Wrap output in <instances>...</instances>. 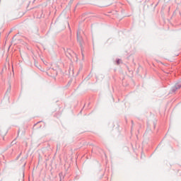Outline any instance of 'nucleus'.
Returning a JSON list of instances; mask_svg holds the SVG:
<instances>
[{
  "instance_id": "nucleus-2",
  "label": "nucleus",
  "mask_w": 181,
  "mask_h": 181,
  "mask_svg": "<svg viewBox=\"0 0 181 181\" xmlns=\"http://www.w3.org/2000/svg\"><path fill=\"white\" fill-rule=\"evenodd\" d=\"M181 88V83H176L174 87L172 88V92L175 93L177 90Z\"/></svg>"
},
{
  "instance_id": "nucleus-1",
  "label": "nucleus",
  "mask_w": 181,
  "mask_h": 181,
  "mask_svg": "<svg viewBox=\"0 0 181 181\" xmlns=\"http://www.w3.org/2000/svg\"><path fill=\"white\" fill-rule=\"evenodd\" d=\"M77 40L81 47L82 45H83V37H81V30H78L77 33Z\"/></svg>"
},
{
  "instance_id": "nucleus-4",
  "label": "nucleus",
  "mask_w": 181,
  "mask_h": 181,
  "mask_svg": "<svg viewBox=\"0 0 181 181\" xmlns=\"http://www.w3.org/2000/svg\"><path fill=\"white\" fill-rule=\"evenodd\" d=\"M82 57H84V54H83V52H82Z\"/></svg>"
},
{
  "instance_id": "nucleus-3",
  "label": "nucleus",
  "mask_w": 181,
  "mask_h": 181,
  "mask_svg": "<svg viewBox=\"0 0 181 181\" xmlns=\"http://www.w3.org/2000/svg\"><path fill=\"white\" fill-rule=\"evenodd\" d=\"M116 63H117V64H119V63H121V60L120 59H117Z\"/></svg>"
}]
</instances>
